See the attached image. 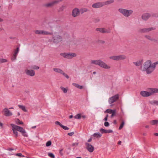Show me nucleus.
<instances>
[{
  "mask_svg": "<svg viewBox=\"0 0 158 158\" xmlns=\"http://www.w3.org/2000/svg\"><path fill=\"white\" fill-rule=\"evenodd\" d=\"M55 123L56 125H59L61 127L62 125L61 124L60 122L58 121H56L55 122Z\"/></svg>",
  "mask_w": 158,
  "mask_h": 158,
  "instance_id": "obj_46",
  "label": "nucleus"
},
{
  "mask_svg": "<svg viewBox=\"0 0 158 158\" xmlns=\"http://www.w3.org/2000/svg\"><path fill=\"white\" fill-rule=\"evenodd\" d=\"M100 19L98 18L95 19H94V22L95 23H97L99 22Z\"/></svg>",
  "mask_w": 158,
  "mask_h": 158,
  "instance_id": "obj_52",
  "label": "nucleus"
},
{
  "mask_svg": "<svg viewBox=\"0 0 158 158\" xmlns=\"http://www.w3.org/2000/svg\"><path fill=\"white\" fill-rule=\"evenodd\" d=\"M10 126L12 127V130L13 131V133L15 135V137H17L18 136V132L17 131H19V127L20 126L16 125L14 124H10Z\"/></svg>",
  "mask_w": 158,
  "mask_h": 158,
  "instance_id": "obj_7",
  "label": "nucleus"
},
{
  "mask_svg": "<svg viewBox=\"0 0 158 158\" xmlns=\"http://www.w3.org/2000/svg\"><path fill=\"white\" fill-rule=\"evenodd\" d=\"M16 123L17 124L22 125L23 124V123L22 121H20L19 119H16Z\"/></svg>",
  "mask_w": 158,
  "mask_h": 158,
  "instance_id": "obj_37",
  "label": "nucleus"
},
{
  "mask_svg": "<svg viewBox=\"0 0 158 158\" xmlns=\"http://www.w3.org/2000/svg\"><path fill=\"white\" fill-rule=\"evenodd\" d=\"M155 28L153 27L148 28H144L140 29L139 30V32L140 33H146L152 30H154Z\"/></svg>",
  "mask_w": 158,
  "mask_h": 158,
  "instance_id": "obj_14",
  "label": "nucleus"
},
{
  "mask_svg": "<svg viewBox=\"0 0 158 158\" xmlns=\"http://www.w3.org/2000/svg\"><path fill=\"white\" fill-rule=\"evenodd\" d=\"M78 143H73V144H72V146H73L76 147V146H77L78 145Z\"/></svg>",
  "mask_w": 158,
  "mask_h": 158,
  "instance_id": "obj_50",
  "label": "nucleus"
},
{
  "mask_svg": "<svg viewBox=\"0 0 158 158\" xmlns=\"http://www.w3.org/2000/svg\"><path fill=\"white\" fill-rule=\"evenodd\" d=\"M52 144V142L51 141H48L46 143V146L47 147H48L50 146Z\"/></svg>",
  "mask_w": 158,
  "mask_h": 158,
  "instance_id": "obj_43",
  "label": "nucleus"
},
{
  "mask_svg": "<svg viewBox=\"0 0 158 158\" xmlns=\"http://www.w3.org/2000/svg\"><path fill=\"white\" fill-rule=\"evenodd\" d=\"M81 117L83 118H86V116L85 115H82V116H81Z\"/></svg>",
  "mask_w": 158,
  "mask_h": 158,
  "instance_id": "obj_58",
  "label": "nucleus"
},
{
  "mask_svg": "<svg viewBox=\"0 0 158 158\" xmlns=\"http://www.w3.org/2000/svg\"><path fill=\"white\" fill-rule=\"evenodd\" d=\"M61 127L62 128H63V129H64V130H68L69 129V127H67L66 126H64L63 125H62V126Z\"/></svg>",
  "mask_w": 158,
  "mask_h": 158,
  "instance_id": "obj_45",
  "label": "nucleus"
},
{
  "mask_svg": "<svg viewBox=\"0 0 158 158\" xmlns=\"http://www.w3.org/2000/svg\"><path fill=\"white\" fill-rule=\"evenodd\" d=\"M74 118L75 119H80L81 118V114H76Z\"/></svg>",
  "mask_w": 158,
  "mask_h": 158,
  "instance_id": "obj_33",
  "label": "nucleus"
},
{
  "mask_svg": "<svg viewBox=\"0 0 158 158\" xmlns=\"http://www.w3.org/2000/svg\"><path fill=\"white\" fill-rule=\"evenodd\" d=\"M14 149L13 148H10L7 149L9 151H10L11 150H13Z\"/></svg>",
  "mask_w": 158,
  "mask_h": 158,
  "instance_id": "obj_60",
  "label": "nucleus"
},
{
  "mask_svg": "<svg viewBox=\"0 0 158 158\" xmlns=\"http://www.w3.org/2000/svg\"><path fill=\"white\" fill-rule=\"evenodd\" d=\"M99 60H93L91 61L90 62L92 64L98 65Z\"/></svg>",
  "mask_w": 158,
  "mask_h": 158,
  "instance_id": "obj_26",
  "label": "nucleus"
},
{
  "mask_svg": "<svg viewBox=\"0 0 158 158\" xmlns=\"http://www.w3.org/2000/svg\"><path fill=\"white\" fill-rule=\"evenodd\" d=\"M134 64L136 66H139L141 65V61H139L137 62H134Z\"/></svg>",
  "mask_w": 158,
  "mask_h": 158,
  "instance_id": "obj_35",
  "label": "nucleus"
},
{
  "mask_svg": "<svg viewBox=\"0 0 158 158\" xmlns=\"http://www.w3.org/2000/svg\"><path fill=\"white\" fill-rule=\"evenodd\" d=\"M73 85L77 88L80 89H82L83 88V86L82 85H79L75 83H73Z\"/></svg>",
  "mask_w": 158,
  "mask_h": 158,
  "instance_id": "obj_24",
  "label": "nucleus"
},
{
  "mask_svg": "<svg viewBox=\"0 0 158 158\" xmlns=\"http://www.w3.org/2000/svg\"><path fill=\"white\" fill-rule=\"evenodd\" d=\"M152 17H157V16H156V14H154V13H153V14H152Z\"/></svg>",
  "mask_w": 158,
  "mask_h": 158,
  "instance_id": "obj_54",
  "label": "nucleus"
},
{
  "mask_svg": "<svg viewBox=\"0 0 158 158\" xmlns=\"http://www.w3.org/2000/svg\"><path fill=\"white\" fill-rule=\"evenodd\" d=\"M157 64H158V61H156L152 64L150 60H148L144 63L143 67L142 68V70L143 71H146L147 74H151L155 70Z\"/></svg>",
  "mask_w": 158,
  "mask_h": 158,
  "instance_id": "obj_1",
  "label": "nucleus"
},
{
  "mask_svg": "<svg viewBox=\"0 0 158 158\" xmlns=\"http://www.w3.org/2000/svg\"><path fill=\"white\" fill-rule=\"evenodd\" d=\"M150 92L145 91H142L140 92V94L144 97H149L153 95L154 93H158V89L151 88L149 89Z\"/></svg>",
  "mask_w": 158,
  "mask_h": 158,
  "instance_id": "obj_2",
  "label": "nucleus"
},
{
  "mask_svg": "<svg viewBox=\"0 0 158 158\" xmlns=\"http://www.w3.org/2000/svg\"><path fill=\"white\" fill-rule=\"evenodd\" d=\"M66 8V6H65L63 5L62 6L60 7L58 10L59 12L62 11Z\"/></svg>",
  "mask_w": 158,
  "mask_h": 158,
  "instance_id": "obj_36",
  "label": "nucleus"
},
{
  "mask_svg": "<svg viewBox=\"0 0 158 158\" xmlns=\"http://www.w3.org/2000/svg\"><path fill=\"white\" fill-rule=\"evenodd\" d=\"M19 127V132H20L22 133V135L24 137H28V135L25 130L22 127Z\"/></svg>",
  "mask_w": 158,
  "mask_h": 158,
  "instance_id": "obj_19",
  "label": "nucleus"
},
{
  "mask_svg": "<svg viewBox=\"0 0 158 158\" xmlns=\"http://www.w3.org/2000/svg\"><path fill=\"white\" fill-rule=\"evenodd\" d=\"M2 112L4 113V114L6 116H9L12 115V113L6 108L3 110Z\"/></svg>",
  "mask_w": 158,
  "mask_h": 158,
  "instance_id": "obj_17",
  "label": "nucleus"
},
{
  "mask_svg": "<svg viewBox=\"0 0 158 158\" xmlns=\"http://www.w3.org/2000/svg\"><path fill=\"white\" fill-rule=\"evenodd\" d=\"M118 11L124 16L128 17L131 15L133 13V11L131 10H127L123 8H119Z\"/></svg>",
  "mask_w": 158,
  "mask_h": 158,
  "instance_id": "obj_3",
  "label": "nucleus"
},
{
  "mask_svg": "<svg viewBox=\"0 0 158 158\" xmlns=\"http://www.w3.org/2000/svg\"><path fill=\"white\" fill-rule=\"evenodd\" d=\"M151 15L148 13H145L142 14L141 18L144 21L147 20L151 17Z\"/></svg>",
  "mask_w": 158,
  "mask_h": 158,
  "instance_id": "obj_16",
  "label": "nucleus"
},
{
  "mask_svg": "<svg viewBox=\"0 0 158 158\" xmlns=\"http://www.w3.org/2000/svg\"><path fill=\"white\" fill-rule=\"evenodd\" d=\"M92 138H90L88 140V142H90L91 141V140H92Z\"/></svg>",
  "mask_w": 158,
  "mask_h": 158,
  "instance_id": "obj_57",
  "label": "nucleus"
},
{
  "mask_svg": "<svg viewBox=\"0 0 158 158\" xmlns=\"http://www.w3.org/2000/svg\"><path fill=\"white\" fill-rule=\"evenodd\" d=\"M110 125L109 123L107 122H105L104 123V126L105 127H108Z\"/></svg>",
  "mask_w": 158,
  "mask_h": 158,
  "instance_id": "obj_47",
  "label": "nucleus"
},
{
  "mask_svg": "<svg viewBox=\"0 0 158 158\" xmlns=\"http://www.w3.org/2000/svg\"><path fill=\"white\" fill-rule=\"evenodd\" d=\"M52 40L54 43H57L62 41V38L58 35H54L52 37Z\"/></svg>",
  "mask_w": 158,
  "mask_h": 158,
  "instance_id": "obj_8",
  "label": "nucleus"
},
{
  "mask_svg": "<svg viewBox=\"0 0 158 158\" xmlns=\"http://www.w3.org/2000/svg\"><path fill=\"white\" fill-rule=\"evenodd\" d=\"M122 143V142L120 141H119L118 142V144L119 145H121Z\"/></svg>",
  "mask_w": 158,
  "mask_h": 158,
  "instance_id": "obj_61",
  "label": "nucleus"
},
{
  "mask_svg": "<svg viewBox=\"0 0 158 158\" xmlns=\"http://www.w3.org/2000/svg\"><path fill=\"white\" fill-rule=\"evenodd\" d=\"M24 112H27V110L26 109L25 107L23 105H19L18 106Z\"/></svg>",
  "mask_w": 158,
  "mask_h": 158,
  "instance_id": "obj_27",
  "label": "nucleus"
},
{
  "mask_svg": "<svg viewBox=\"0 0 158 158\" xmlns=\"http://www.w3.org/2000/svg\"><path fill=\"white\" fill-rule=\"evenodd\" d=\"M103 6L102 2H99L94 3L92 5V7L94 8H98Z\"/></svg>",
  "mask_w": 158,
  "mask_h": 158,
  "instance_id": "obj_18",
  "label": "nucleus"
},
{
  "mask_svg": "<svg viewBox=\"0 0 158 158\" xmlns=\"http://www.w3.org/2000/svg\"><path fill=\"white\" fill-rule=\"evenodd\" d=\"M19 47H17V48H16V51H19Z\"/></svg>",
  "mask_w": 158,
  "mask_h": 158,
  "instance_id": "obj_62",
  "label": "nucleus"
},
{
  "mask_svg": "<svg viewBox=\"0 0 158 158\" xmlns=\"http://www.w3.org/2000/svg\"><path fill=\"white\" fill-rule=\"evenodd\" d=\"M93 135L94 137L97 138H99L102 136V134L98 132L94 133Z\"/></svg>",
  "mask_w": 158,
  "mask_h": 158,
  "instance_id": "obj_29",
  "label": "nucleus"
},
{
  "mask_svg": "<svg viewBox=\"0 0 158 158\" xmlns=\"http://www.w3.org/2000/svg\"><path fill=\"white\" fill-rule=\"evenodd\" d=\"M149 102L151 105H158V101L156 100L149 101Z\"/></svg>",
  "mask_w": 158,
  "mask_h": 158,
  "instance_id": "obj_23",
  "label": "nucleus"
},
{
  "mask_svg": "<svg viewBox=\"0 0 158 158\" xmlns=\"http://www.w3.org/2000/svg\"><path fill=\"white\" fill-rule=\"evenodd\" d=\"M85 145L86 146V149L89 152H92L94 151V147L90 143H86Z\"/></svg>",
  "mask_w": 158,
  "mask_h": 158,
  "instance_id": "obj_11",
  "label": "nucleus"
},
{
  "mask_svg": "<svg viewBox=\"0 0 158 158\" xmlns=\"http://www.w3.org/2000/svg\"><path fill=\"white\" fill-rule=\"evenodd\" d=\"M19 52V51H17L16 50H15V51L14 53V54L17 56V55L18 53Z\"/></svg>",
  "mask_w": 158,
  "mask_h": 158,
  "instance_id": "obj_55",
  "label": "nucleus"
},
{
  "mask_svg": "<svg viewBox=\"0 0 158 158\" xmlns=\"http://www.w3.org/2000/svg\"><path fill=\"white\" fill-rule=\"evenodd\" d=\"M107 119H108V118H107L106 117H105V118H104V119H103V120H104V121H107Z\"/></svg>",
  "mask_w": 158,
  "mask_h": 158,
  "instance_id": "obj_63",
  "label": "nucleus"
},
{
  "mask_svg": "<svg viewBox=\"0 0 158 158\" xmlns=\"http://www.w3.org/2000/svg\"><path fill=\"white\" fill-rule=\"evenodd\" d=\"M60 88L63 91V92L64 93H67V92L68 91V89H66L62 86L60 87Z\"/></svg>",
  "mask_w": 158,
  "mask_h": 158,
  "instance_id": "obj_34",
  "label": "nucleus"
},
{
  "mask_svg": "<svg viewBox=\"0 0 158 158\" xmlns=\"http://www.w3.org/2000/svg\"><path fill=\"white\" fill-rule=\"evenodd\" d=\"M17 56L15 55L14 54L13 57L11 58V60L12 61H14V60H16V59Z\"/></svg>",
  "mask_w": 158,
  "mask_h": 158,
  "instance_id": "obj_44",
  "label": "nucleus"
},
{
  "mask_svg": "<svg viewBox=\"0 0 158 158\" xmlns=\"http://www.w3.org/2000/svg\"><path fill=\"white\" fill-rule=\"evenodd\" d=\"M42 35H51L52 34V33L43 30H42Z\"/></svg>",
  "mask_w": 158,
  "mask_h": 158,
  "instance_id": "obj_28",
  "label": "nucleus"
},
{
  "mask_svg": "<svg viewBox=\"0 0 158 158\" xmlns=\"http://www.w3.org/2000/svg\"><path fill=\"white\" fill-rule=\"evenodd\" d=\"M96 30L97 31H99L101 33H109L110 32V30L109 28L108 29H106L104 28H98L96 29Z\"/></svg>",
  "mask_w": 158,
  "mask_h": 158,
  "instance_id": "obj_12",
  "label": "nucleus"
},
{
  "mask_svg": "<svg viewBox=\"0 0 158 158\" xmlns=\"http://www.w3.org/2000/svg\"><path fill=\"white\" fill-rule=\"evenodd\" d=\"M154 135L156 136H158V133H155Z\"/></svg>",
  "mask_w": 158,
  "mask_h": 158,
  "instance_id": "obj_64",
  "label": "nucleus"
},
{
  "mask_svg": "<svg viewBox=\"0 0 158 158\" xmlns=\"http://www.w3.org/2000/svg\"><path fill=\"white\" fill-rule=\"evenodd\" d=\"M114 123L115 124H117V121L116 120H114Z\"/></svg>",
  "mask_w": 158,
  "mask_h": 158,
  "instance_id": "obj_59",
  "label": "nucleus"
},
{
  "mask_svg": "<svg viewBox=\"0 0 158 158\" xmlns=\"http://www.w3.org/2000/svg\"><path fill=\"white\" fill-rule=\"evenodd\" d=\"M144 37L147 39L151 41H152V38H151L150 36L149 35H145Z\"/></svg>",
  "mask_w": 158,
  "mask_h": 158,
  "instance_id": "obj_39",
  "label": "nucleus"
},
{
  "mask_svg": "<svg viewBox=\"0 0 158 158\" xmlns=\"http://www.w3.org/2000/svg\"><path fill=\"white\" fill-rule=\"evenodd\" d=\"M80 11V13L81 14H83V13L85 12H86L88 11L89 10L86 8H82L81 9Z\"/></svg>",
  "mask_w": 158,
  "mask_h": 158,
  "instance_id": "obj_25",
  "label": "nucleus"
},
{
  "mask_svg": "<svg viewBox=\"0 0 158 158\" xmlns=\"http://www.w3.org/2000/svg\"><path fill=\"white\" fill-rule=\"evenodd\" d=\"M8 60L6 59L2 58H0V64L6 62Z\"/></svg>",
  "mask_w": 158,
  "mask_h": 158,
  "instance_id": "obj_40",
  "label": "nucleus"
},
{
  "mask_svg": "<svg viewBox=\"0 0 158 158\" xmlns=\"http://www.w3.org/2000/svg\"><path fill=\"white\" fill-rule=\"evenodd\" d=\"M60 55L65 58L69 59H71L77 56L76 53L71 52L61 53Z\"/></svg>",
  "mask_w": 158,
  "mask_h": 158,
  "instance_id": "obj_4",
  "label": "nucleus"
},
{
  "mask_svg": "<svg viewBox=\"0 0 158 158\" xmlns=\"http://www.w3.org/2000/svg\"><path fill=\"white\" fill-rule=\"evenodd\" d=\"M116 114V110H115L113 113L111 114H112L111 115V118H112V117L115 115Z\"/></svg>",
  "mask_w": 158,
  "mask_h": 158,
  "instance_id": "obj_48",
  "label": "nucleus"
},
{
  "mask_svg": "<svg viewBox=\"0 0 158 158\" xmlns=\"http://www.w3.org/2000/svg\"><path fill=\"white\" fill-rule=\"evenodd\" d=\"M53 70L55 72L59 73L60 74H63L64 72L60 69L57 68H54L53 69Z\"/></svg>",
  "mask_w": 158,
  "mask_h": 158,
  "instance_id": "obj_22",
  "label": "nucleus"
},
{
  "mask_svg": "<svg viewBox=\"0 0 158 158\" xmlns=\"http://www.w3.org/2000/svg\"><path fill=\"white\" fill-rule=\"evenodd\" d=\"M114 2V0H109L104 2H102L103 6L105 5H107L113 3Z\"/></svg>",
  "mask_w": 158,
  "mask_h": 158,
  "instance_id": "obj_21",
  "label": "nucleus"
},
{
  "mask_svg": "<svg viewBox=\"0 0 158 158\" xmlns=\"http://www.w3.org/2000/svg\"><path fill=\"white\" fill-rule=\"evenodd\" d=\"M158 123V121L157 120H153L150 122V123L151 124L153 125L156 124Z\"/></svg>",
  "mask_w": 158,
  "mask_h": 158,
  "instance_id": "obj_31",
  "label": "nucleus"
},
{
  "mask_svg": "<svg viewBox=\"0 0 158 158\" xmlns=\"http://www.w3.org/2000/svg\"><path fill=\"white\" fill-rule=\"evenodd\" d=\"M16 155L20 156V157H24V156L22 155L21 153H17L16 154Z\"/></svg>",
  "mask_w": 158,
  "mask_h": 158,
  "instance_id": "obj_51",
  "label": "nucleus"
},
{
  "mask_svg": "<svg viewBox=\"0 0 158 158\" xmlns=\"http://www.w3.org/2000/svg\"><path fill=\"white\" fill-rule=\"evenodd\" d=\"M119 95L117 94L109 98L108 100L110 104H111L116 102L119 98Z\"/></svg>",
  "mask_w": 158,
  "mask_h": 158,
  "instance_id": "obj_9",
  "label": "nucleus"
},
{
  "mask_svg": "<svg viewBox=\"0 0 158 158\" xmlns=\"http://www.w3.org/2000/svg\"><path fill=\"white\" fill-rule=\"evenodd\" d=\"M110 58L114 60H119L125 59L126 56L124 55H121L118 56H111L110 57Z\"/></svg>",
  "mask_w": 158,
  "mask_h": 158,
  "instance_id": "obj_6",
  "label": "nucleus"
},
{
  "mask_svg": "<svg viewBox=\"0 0 158 158\" xmlns=\"http://www.w3.org/2000/svg\"><path fill=\"white\" fill-rule=\"evenodd\" d=\"M152 41H154L156 42V43H158V40H157L153 38L152 39Z\"/></svg>",
  "mask_w": 158,
  "mask_h": 158,
  "instance_id": "obj_56",
  "label": "nucleus"
},
{
  "mask_svg": "<svg viewBox=\"0 0 158 158\" xmlns=\"http://www.w3.org/2000/svg\"><path fill=\"white\" fill-rule=\"evenodd\" d=\"M100 131L101 132L102 134L103 133H110L113 132V131L111 130H105L103 128H101L100 130Z\"/></svg>",
  "mask_w": 158,
  "mask_h": 158,
  "instance_id": "obj_20",
  "label": "nucleus"
},
{
  "mask_svg": "<svg viewBox=\"0 0 158 158\" xmlns=\"http://www.w3.org/2000/svg\"><path fill=\"white\" fill-rule=\"evenodd\" d=\"M48 155L51 158H54L55 157L54 155L52 153L48 152Z\"/></svg>",
  "mask_w": 158,
  "mask_h": 158,
  "instance_id": "obj_38",
  "label": "nucleus"
},
{
  "mask_svg": "<svg viewBox=\"0 0 158 158\" xmlns=\"http://www.w3.org/2000/svg\"><path fill=\"white\" fill-rule=\"evenodd\" d=\"M98 65L101 67L102 68L106 69H109L110 68V67L106 64L105 62L102 60H99Z\"/></svg>",
  "mask_w": 158,
  "mask_h": 158,
  "instance_id": "obj_10",
  "label": "nucleus"
},
{
  "mask_svg": "<svg viewBox=\"0 0 158 158\" xmlns=\"http://www.w3.org/2000/svg\"><path fill=\"white\" fill-rule=\"evenodd\" d=\"M80 14L79 9L77 8L74 9L72 12V15L73 17H76L78 16Z\"/></svg>",
  "mask_w": 158,
  "mask_h": 158,
  "instance_id": "obj_15",
  "label": "nucleus"
},
{
  "mask_svg": "<svg viewBox=\"0 0 158 158\" xmlns=\"http://www.w3.org/2000/svg\"><path fill=\"white\" fill-rule=\"evenodd\" d=\"M74 134V132H72L70 133H69L68 134V135L69 136H72Z\"/></svg>",
  "mask_w": 158,
  "mask_h": 158,
  "instance_id": "obj_53",
  "label": "nucleus"
},
{
  "mask_svg": "<svg viewBox=\"0 0 158 158\" xmlns=\"http://www.w3.org/2000/svg\"><path fill=\"white\" fill-rule=\"evenodd\" d=\"M25 73L28 76L33 77L35 75V72L32 69H25L24 71Z\"/></svg>",
  "mask_w": 158,
  "mask_h": 158,
  "instance_id": "obj_13",
  "label": "nucleus"
},
{
  "mask_svg": "<svg viewBox=\"0 0 158 158\" xmlns=\"http://www.w3.org/2000/svg\"><path fill=\"white\" fill-rule=\"evenodd\" d=\"M115 110L107 109L105 112V113L112 114Z\"/></svg>",
  "mask_w": 158,
  "mask_h": 158,
  "instance_id": "obj_30",
  "label": "nucleus"
},
{
  "mask_svg": "<svg viewBox=\"0 0 158 158\" xmlns=\"http://www.w3.org/2000/svg\"><path fill=\"white\" fill-rule=\"evenodd\" d=\"M31 68L33 69L37 70L39 69V67L37 65H34L31 66Z\"/></svg>",
  "mask_w": 158,
  "mask_h": 158,
  "instance_id": "obj_41",
  "label": "nucleus"
},
{
  "mask_svg": "<svg viewBox=\"0 0 158 158\" xmlns=\"http://www.w3.org/2000/svg\"><path fill=\"white\" fill-rule=\"evenodd\" d=\"M42 30H36L35 31V33L36 34L42 35Z\"/></svg>",
  "mask_w": 158,
  "mask_h": 158,
  "instance_id": "obj_42",
  "label": "nucleus"
},
{
  "mask_svg": "<svg viewBox=\"0 0 158 158\" xmlns=\"http://www.w3.org/2000/svg\"><path fill=\"white\" fill-rule=\"evenodd\" d=\"M62 75H63L66 78L69 79V76L65 73L64 72Z\"/></svg>",
  "mask_w": 158,
  "mask_h": 158,
  "instance_id": "obj_49",
  "label": "nucleus"
},
{
  "mask_svg": "<svg viewBox=\"0 0 158 158\" xmlns=\"http://www.w3.org/2000/svg\"><path fill=\"white\" fill-rule=\"evenodd\" d=\"M124 124H125V122H124V121L123 120H122V123H121V124H120V125L119 127V128H118L119 130H121L123 128Z\"/></svg>",
  "mask_w": 158,
  "mask_h": 158,
  "instance_id": "obj_32",
  "label": "nucleus"
},
{
  "mask_svg": "<svg viewBox=\"0 0 158 158\" xmlns=\"http://www.w3.org/2000/svg\"><path fill=\"white\" fill-rule=\"evenodd\" d=\"M61 0H56L51 2L48 3L44 4L43 6L46 7H50L54 6L55 5L58 3L60 2L61 1Z\"/></svg>",
  "mask_w": 158,
  "mask_h": 158,
  "instance_id": "obj_5",
  "label": "nucleus"
}]
</instances>
